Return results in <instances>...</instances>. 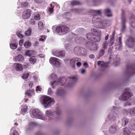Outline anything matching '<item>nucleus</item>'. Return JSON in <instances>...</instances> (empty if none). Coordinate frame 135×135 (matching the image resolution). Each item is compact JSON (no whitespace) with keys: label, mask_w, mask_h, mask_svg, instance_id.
<instances>
[{"label":"nucleus","mask_w":135,"mask_h":135,"mask_svg":"<svg viewBox=\"0 0 135 135\" xmlns=\"http://www.w3.org/2000/svg\"><path fill=\"white\" fill-rule=\"evenodd\" d=\"M94 14L93 17L92 22L93 24L95 23V25L98 28H100L103 26L106 23V21L104 20H101L99 18H98L97 17L98 15H100L101 13L100 10L92 11Z\"/></svg>","instance_id":"nucleus-1"},{"label":"nucleus","mask_w":135,"mask_h":135,"mask_svg":"<svg viewBox=\"0 0 135 135\" xmlns=\"http://www.w3.org/2000/svg\"><path fill=\"white\" fill-rule=\"evenodd\" d=\"M50 76L51 77V79L55 81H53L51 83V86L53 88H54L57 85L59 84H60L61 85H64L66 82V81L68 80H66L64 77L62 78H60L58 79V84H57L56 83L55 80L57 79V76L54 74H51Z\"/></svg>","instance_id":"nucleus-2"},{"label":"nucleus","mask_w":135,"mask_h":135,"mask_svg":"<svg viewBox=\"0 0 135 135\" xmlns=\"http://www.w3.org/2000/svg\"><path fill=\"white\" fill-rule=\"evenodd\" d=\"M69 29V28L66 26H58L56 28V32L59 35H63L68 32Z\"/></svg>","instance_id":"nucleus-3"},{"label":"nucleus","mask_w":135,"mask_h":135,"mask_svg":"<svg viewBox=\"0 0 135 135\" xmlns=\"http://www.w3.org/2000/svg\"><path fill=\"white\" fill-rule=\"evenodd\" d=\"M54 103V99L49 96H47L44 97L43 104L45 108H48L51 106Z\"/></svg>","instance_id":"nucleus-4"},{"label":"nucleus","mask_w":135,"mask_h":135,"mask_svg":"<svg viewBox=\"0 0 135 135\" xmlns=\"http://www.w3.org/2000/svg\"><path fill=\"white\" fill-rule=\"evenodd\" d=\"M126 73L129 76L135 74V65L134 64H129L127 66Z\"/></svg>","instance_id":"nucleus-5"},{"label":"nucleus","mask_w":135,"mask_h":135,"mask_svg":"<svg viewBox=\"0 0 135 135\" xmlns=\"http://www.w3.org/2000/svg\"><path fill=\"white\" fill-rule=\"evenodd\" d=\"M32 115L33 116L37 118L40 119L45 120L46 119L43 117L42 113L38 109H34L32 111Z\"/></svg>","instance_id":"nucleus-6"},{"label":"nucleus","mask_w":135,"mask_h":135,"mask_svg":"<svg viewBox=\"0 0 135 135\" xmlns=\"http://www.w3.org/2000/svg\"><path fill=\"white\" fill-rule=\"evenodd\" d=\"M85 46L90 49V51H96L98 48V45L95 43L89 42L85 45Z\"/></svg>","instance_id":"nucleus-7"},{"label":"nucleus","mask_w":135,"mask_h":135,"mask_svg":"<svg viewBox=\"0 0 135 135\" xmlns=\"http://www.w3.org/2000/svg\"><path fill=\"white\" fill-rule=\"evenodd\" d=\"M135 43V38L129 36L126 42V44L129 47L132 48L134 46Z\"/></svg>","instance_id":"nucleus-8"},{"label":"nucleus","mask_w":135,"mask_h":135,"mask_svg":"<svg viewBox=\"0 0 135 135\" xmlns=\"http://www.w3.org/2000/svg\"><path fill=\"white\" fill-rule=\"evenodd\" d=\"M50 62L51 63L54 65L56 67L60 65L59 59L56 57H51L50 59Z\"/></svg>","instance_id":"nucleus-9"},{"label":"nucleus","mask_w":135,"mask_h":135,"mask_svg":"<svg viewBox=\"0 0 135 135\" xmlns=\"http://www.w3.org/2000/svg\"><path fill=\"white\" fill-rule=\"evenodd\" d=\"M31 10L28 9L25 11L23 13V18L24 19H28L31 15Z\"/></svg>","instance_id":"nucleus-10"},{"label":"nucleus","mask_w":135,"mask_h":135,"mask_svg":"<svg viewBox=\"0 0 135 135\" xmlns=\"http://www.w3.org/2000/svg\"><path fill=\"white\" fill-rule=\"evenodd\" d=\"M132 96V93H130L128 91H126L122 95V98L123 100L125 101L130 98Z\"/></svg>","instance_id":"nucleus-11"},{"label":"nucleus","mask_w":135,"mask_h":135,"mask_svg":"<svg viewBox=\"0 0 135 135\" xmlns=\"http://www.w3.org/2000/svg\"><path fill=\"white\" fill-rule=\"evenodd\" d=\"M84 49V48L77 47L74 48V51L76 54L78 55H80L81 54H83V52L82 51H83Z\"/></svg>","instance_id":"nucleus-12"},{"label":"nucleus","mask_w":135,"mask_h":135,"mask_svg":"<svg viewBox=\"0 0 135 135\" xmlns=\"http://www.w3.org/2000/svg\"><path fill=\"white\" fill-rule=\"evenodd\" d=\"M100 34L99 32H96L94 33L93 41L95 42L99 41L100 40Z\"/></svg>","instance_id":"nucleus-13"},{"label":"nucleus","mask_w":135,"mask_h":135,"mask_svg":"<svg viewBox=\"0 0 135 135\" xmlns=\"http://www.w3.org/2000/svg\"><path fill=\"white\" fill-rule=\"evenodd\" d=\"M80 59L79 58H74L70 60V64L72 68L74 69L75 68V63L78 61H80Z\"/></svg>","instance_id":"nucleus-14"},{"label":"nucleus","mask_w":135,"mask_h":135,"mask_svg":"<svg viewBox=\"0 0 135 135\" xmlns=\"http://www.w3.org/2000/svg\"><path fill=\"white\" fill-rule=\"evenodd\" d=\"M124 11L123 10H122V29L123 30H124L126 28V26L125 25L126 22V19L124 16Z\"/></svg>","instance_id":"nucleus-15"},{"label":"nucleus","mask_w":135,"mask_h":135,"mask_svg":"<svg viewBox=\"0 0 135 135\" xmlns=\"http://www.w3.org/2000/svg\"><path fill=\"white\" fill-rule=\"evenodd\" d=\"M69 81V83L70 85H71L74 84L77 80V77L75 76H74L72 77H70L68 79Z\"/></svg>","instance_id":"nucleus-16"},{"label":"nucleus","mask_w":135,"mask_h":135,"mask_svg":"<svg viewBox=\"0 0 135 135\" xmlns=\"http://www.w3.org/2000/svg\"><path fill=\"white\" fill-rule=\"evenodd\" d=\"M129 128L131 129L135 130V120L134 119H132L129 125Z\"/></svg>","instance_id":"nucleus-17"},{"label":"nucleus","mask_w":135,"mask_h":135,"mask_svg":"<svg viewBox=\"0 0 135 135\" xmlns=\"http://www.w3.org/2000/svg\"><path fill=\"white\" fill-rule=\"evenodd\" d=\"M109 62H104L102 61H97V64L98 66H100L101 67H107L108 66V64Z\"/></svg>","instance_id":"nucleus-18"},{"label":"nucleus","mask_w":135,"mask_h":135,"mask_svg":"<svg viewBox=\"0 0 135 135\" xmlns=\"http://www.w3.org/2000/svg\"><path fill=\"white\" fill-rule=\"evenodd\" d=\"M122 126H125L129 122L128 119L126 117H124L122 119Z\"/></svg>","instance_id":"nucleus-19"},{"label":"nucleus","mask_w":135,"mask_h":135,"mask_svg":"<svg viewBox=\"0 0 135 135\" xmlns=\"http://www.w3.org/2000/svg\"><path fill=\"white\" fill-rule=\"evenodd\" d=\"M15 69L16 70L18 71H21L23 70V68L22 65L20 64H16L15 66Z\"/></svg>","instance_id":"nucleus-20"},{"label":"nucleus","mask_w":135,"mask_h":135,"mask_svg":"<svg viewBox=\"0 0 135 135\" xmlns=\"http://www.w3.org/2000/svg\"><path fill=\"white\" fill-rule=\"evenodd\" d=\"M117 117V113H114L112 114H110L108 115V117L111 120H114Z\"/></svg>","instance_id":"nucleus-21"},{"label":"nucleus","mask_w":135,"mask_h":135,"mask_svg":"<svg viewBox=\"0 0 135 135\" xmlns=\"http://www.w3.org/2000/svg\"><path fill=\"white\" fill-rule=\"evenodd\" d=\"M24 57L21 55H19L16 56L15 58V60L16 61L19 62H22L23 60Z\"/></svg>","instance_id":"nucleus-22"},{"label":"nucleus","mask_w":135,"mask_h":135,"mask_svg":"<svg viewBox=\"0 0 135 135\" xmlns=\"http://www.w3.org/2000/svg\"><path fill=\"white\" fill-rule=\"evenodd\" d=\"M87 39L89 40L93 41V37L94 36V34L92 33H88L86 35Z\"/></svg>","instance_id":"nucleus-23"},{"label":"nucleus","mask_w":135,"mask_h":135,"mask_svg":"<svg viewBox=\"0 0 135 135\" xmlns=\"http://www.w3.org/2000/svg\"><path fill=\"white\" fill-rule=\"evenodd\" d=\"M105 14L108 17H111L112 15L110 9L108 8L105 9L104 10Z\"/></svg>","instance_id":"nucleus-24"},{"label":"nucleus","mask_w":135,"mask_h":135,"mask_svg":"<svg viewBox=\"0 0 135 135\" xmlns=\"http://www.w3.org/2000/svg\"><path fill=\"white\" fill-rule=\"evenodd\" d=\"M116 127L115 125L112 126L109 128V131L112 133H115L116 131Z\"/></svg>","instance_id":"nucleus-25"},{"label":"nucleus","mask_w":135,"mask_h":135,"mask_svg":"<svg viewBox=\"0 0 135 135\" xmlns=\"http://www.w3.org/2000/svg\"><path fill=\"white\" fill-rule=\"evenodd\" d=\"M65 53L64 51H60L56 52V56L59 57L60 56H65Z\"/></svg>","instance_id":"nucleus-26"},{"label":"nucleus","mask_w":135,"mask_h":135,"mask_svg":"<svg viewBox=\"0 0 135 135\" xmlns=\"http://www.w3.org/2000/svg\"><path fill=\"white\" fill-rule=\"evenodd\" d=\"M131 132L127 127L124 128L123 131V134L124 135H129L131 134Z\"/></svg>","instance_id":"nucleus-27"},{"label":"nucleus","mask_w":135,"mask_h":135,"mask_svg":"<svg viewBox=\"0 0 135 135\" xmlns=\"http://www.w3.org/2000/svg\"><path fill=\"white\" fill-rule=\"evenodd\" d=\"M37 59L34 56H33L31 57L29 59L30 62L32 64H34L36 62Z\"/></svg>","instance_id":"nucleus-28"},{"label":"nucleus","mask_w":135,"mask_h":135,"mask_svg":"<svg viewBox=\"0 0 135 135\" xmlns=\"http://www.w3.org/2000/svg\"><path fill=\"white\" fill-rule=\"evenodd\" d=\"M105 49H102L100 50L99 53V56L98 58H99L100 57L102 56L104 54L105 52Z\"/></svg>","instance_id":"nucleus-29"},{"label":"nucleus","mask_w":135,"mask_h":135,"mask_svg":"<svg viewBox=\"0 0 135 135\" xmlns=\"http://www.w3.org/2000/svg\"><path fill=\"white\" fill-rule=\"evenodd\" d=\"M64 90L62 89H59L56 91V94L57 95H61L64 93Z\"/></svg>","instance_id":"nucleus-30"},{"label":"nucleus","mask_w":135,"mask_h":135,"mask_svg":"<svg viewBox=\"0 0 135 135\" xmlns=\"http://www.w3.org/2000/svg\"><path fill=\"white\" fill-rule=\"evenodd\" d=\"M32 30L31 28H29L25 32L26 36H28L31 35V34Z\"/></svg>","instance_id":"nucleus-31"},{"label":"nucleus","mask_w":135,"mask_h":135,"mask_svg":"<svg viewBox=\"0 0 135 135\" xmlns=\"http://www.w3.org/2000/svg\"><path fill=\"white\" fill-rule=\"evenodd\" d=\"M129 114L131 115H135V107L129 110Z\"/></svg>","instance_id":"nucleus-32"},{"label":"nucleus","mask_w":135,"mask_h":135,"mask_svg":"<svg viewBox=\"0 0 135 135\" xmlns=\"http://www.w3.org/2000/svg\"><path fill=\"white\" fill-rule=\"evenodd\" d=\"M38 28L40 30H41L44 28V25L43 22L41 21H39L38 23Z\"/></svg>","instance_id":"nucleus-33"},{"label":"nucleus","mask_w":135,"mask_h":135,"mask_svg":"<svg viewBox=\"0 0 135 135\" xmlns=\"http://www.w3.org/2000/svg\"><path fill=\"white\" fill-rule=\"evenodd\" d=\"M21 5L22 7L27 8L28 6V4L27 2H23L21 3Z\"/></svg>","instance_id":"nucleus-34"},{"label":"nucleus","mask_w":135,"mask_h":135,"mask_svg":"<svg viewBox=\"0 0 135 135\" xmlns=\"http://www.w3.org/2000/svg\"><path fill=\"white\" fill-rule=\"evenodd\" d=\"M80 3L79 2L76 1H73L71 3V4L72 6L80 5Z\"/></svg>","instance_id":"nucleus-35"},{"label":"nucleus","mask_w":135,"mask_h":135,"mask_svg":"<svg viewBox=\"0 0 135 135\" xmlns=\"http://www.w3.org/2000/svg\"><path fill=\"white\" fill-rule=\"evenodd\" d=\"M118 43L119 46V49H120L122 46V37L121 36L118 38Z\"/></svg>","instance_id":"nucleus-36"},{"label":"nucleus","mask_w":135,"mask_h":135,"mask_svg":"<svg viewBox=\"0 0 135 135\" xmlns=\"http://www.w3.org/2000/svg\"><path fill=\"white\" fill-rule=\"evenodd\" d=\"M10 46L11 49H15L17 47V45L16 44H10Z\"/></svg>","instance_id":"nucleus-37"},{"label":"nucleus","mask_w":135,"mask_h":135,"mask_svg":"<svg viewBox=\"0 0 135 135\" xmlns=\"http://www.w3.org/2000/svg\"><path fill=\"white\" fill-rule=\"evenodd\" d=\"M46 115L48 116V117L50 118V117L52 116V113L51 112L50 110H47L46 111Z\"/></svg>","instance_id":"nucleus-38"},{"label":"nucleus","mask_w":135,"mask_h":135,"mask_svg":"<svg viewBox=\"0 0 135 135\" xmlns=\"http://www.w3.org/2000/svg\"><path fill=\"white\" fill-rule=\"evenodd\" d=\"M27 107L26 105L23 106L21 108V111L22 112L25 113L27 112Z\"/></svg>","instance_id":"nucleus-39"},{"label":"nucleus","mask_w":135,"mask_h":135,"mask_svg":"<svg viewBox=\"0 0 135 135\" xmlns=\"http://www.w3.org/2000/svg\"><path fill=\"white\" fill-rule=\"evenodd\" d=\"M108 43L106 41H104L102 44V48L104 49H106L108 45Z\"/></svg>","instance_id":"nucleus-40"},{"label":"nucleus","mask_w":135,"mask_h":135,"mask_svg":"<svg viewBox=\"0 0 135 135\" xmlns=\"http://www.w3.org/2000/svg\"><path fill=\"white\" fill-rule=\"evenodd\" d=\"M24 45L25 48H28L31 45V44L30 42H26L24 43Z\"/></svg>","instance_id":"nucleus-41"},{"label":"nucleus","mask_w":135,"mask_h":135,"mask_svg":"<svg viewBox=\"0 0 135 135\" xmlns=\"http://www.w3.org/2000/svg\"><path fill=\"white\" fill-rule=\"evenodd\" d=\"M34 19L38 20H40V15L38 14H35L34 16Z\"/></svg>","instance_id":"nucleus-42"},{"label":"nucleus","mask_w":135,"mask_h":135,"mask_svg":"<svg viewBox=\"0 0 135 135\" xmlns=\"http://www.w3.org/2000/svg\"><path fill=\"white\" fill-rule=\"evenodd\" d=\"M29 76V74L28 73H26L23 74L22 76V77L24 79H27Z\"/></svg>","instance_id":"nucleus-43"},{"label":"nucleus","mask_w":135,"mask_h":135,"mask_svg":"<svg viewBox=\"0 0 135 135\" xmlns=\"http://www.w3.org/2000/svg\"><path fill=\"white\" fill-rule=\"evenodd\" d=\"M29 23L31 25H33L35 24V21L34 19H31L29 21Z\"/></svg>","instance_id":"nucleus-44"},{"label":"nucleus","mask_w":135,"mask_h":135,"mask_svg":"<svg viewBox=\"0 0 135 135\" xmlns=\"http://www.w3.org/2000/svg\"><path fill=\"white\" fill-rule=\"evenodd\" d=\"M31 91L30 90H27L26 91L25 93V94L29 97H31L32 95L31 93Z\"/></svg>","instance_id":"nucleus-45"},{"label":"nucleus","mask_w":135,"mask_h":135,"mask_svg":"<svg viewBox=\"0 0 135 135\" xmlns=\"http://www.w3.org/2000/svg\"><path fill=\"white\" fill-rule=\"evenodd\" d=\"M41 38L39 39L40 41H41L43 42L45 40L46 37L45 36H41Z\"/></svg>","instance_id":"nucleus-46"},{"label":"nucleus","mask_w":135,"mask_h":135,"mask_svg":"<svg viewBox=\"0 0 135 135\" xmlns=\"http://www.w3.org/2000/svg\"><path fill=\"white\" fill-rule=\"evenodd\" d=\"M37 3H41L44 2V0H34Z\"/></svg>","instance_id":"nucleus-47"},{"label":"nucleus","mask_w":135,"mask_h":135,"mask_svg":"<svg viewBox=\"0 0 135 135\" xmlns=\"http://www.w3.org/2000/svg\"><path fill=\"white\" fill-rule=\"evenodd\" d=\"M54 6L52 7H49L48 8V11H49L51 13H52L53 12Z\"/></svg>","instance_id":"nucleus-48"},{"label":"nucleus","mask_w":135,"mask_h":135,"mask_svg":"<svg viewBox=\"0 0 135 135\" xmlns=\"http://www.w3.org/2000/svg\"><path fill=\"white\" fill-rule=\"evenodd\" d=\"M42 88L40 86H38L36 87V91H41Z\"/></svg>","instance_id":"nucleus-49"},{"label":"nucleus","mask_w":135,"mask_h":135,"mask_svg":"<svg viewBox=\"0 0 135 135\" xmlns=\"http://www.w3.org/2000/svg\"><path fill=\"white\" fill-rule=\"evenodd\" d=\"M23 43V40H20L19 42V45L21 46L22 45Z\"/></svg>","instance_id":"nucleus-50"},{"label":"nucleus","mask_w":135,"mask_h":135,"mask_svg":"<svg viewBox=\"0 0 135 135\" xmlns=\"http://www.w3.org/2000/svg\"><path fill=\"white\" fill-rule=\"evenodd\" d=\"M25 54L27 56H30V52L29 50H27Z\"/></svg>","instance_id":"nucleus-51"},{"label":"nucleus","mask_w":135,"mask_h":135,"mask_svg":"<svg viewBox=\"0 0 135 135\" xmlns=\"http://www.w3.org/2000/svg\"><path fill=\"white\" fill-rule=\"evenodd\" d=\"M114 40H110V41L109 43V44L110 45V46H112L114 44Z\"/></svg>","instance_id":"nucleus-52"},{"label":"nucleus","mask_w":135,"mask_h":135,"mask_svg":"<svg viewBox=\"0 0 135 135\" xmlns=\"http://www.w3.org/2000/svg\"><path fill=\"white\" fill-rule=\"evenodd\" d=\"M80 38H82L80 37H77L75 38V41H76V42L77 43H80V41H77V40H79V39L80 40Z\"/></svg>","instance_id":"nucleus-53"},{"label":"nucleus","mask_w":135,"mask_h":135,"mask_svg":"<svg viewBox=\"0 0 135 135\" xmlns=\"http://www.w3.org/2000/svg\"><path fill=\"white\" fill-rule=\"evenodd\" d=\"M17 36L20 38H22L23 37V36L21 34H18L17 35Z\"/></svg>","instance_id":"nucleus-54"},{"label":"nucleus","mask_w":135,"mask_h":135,"mask_svg":"<svg viewBox=\"0 0 135 135\" xmlns=\"http://www.w3.org/2000/svg\"><path fill=\"white\" fill-rule=\"evenodd\" d=\"M48 94H49L51 95L52 93V91L51 90V89L49 88L48 91Z\"/></svg>","instance_id":"nucleus-55"},{"label":"nucleus","mask_w":135,"mask_h":135,"mask_svg":"<svg viewBox=\"0 0 135 135\" xmlns=\"http://www.w3.org/2000/svg\"><path fill=\"white\" fill-rule=\"evenodd\" d=\"M115 65V66H116L119 65L120 64L119 61H115L114 62Z\"/></svg>","instance_id":"nucleus-56"},{"label":"nucleus","mask_w":135,"mask_h":135,"mask_svg":"<svg viewBox=\"0 0 135 135\" xmlns=\"http://www.w3.org/2000/svg\"><path fill=\"white\" fill-rule=\"evenodd\" d=\"M95 56L93 54H91L89 56V57L91 59H94L95 57Z\"/></svg>","instance_id":"nucleus-57"},{"label":"nucleus","mask_w":135,"mask_h":135,"mask_svg":"<svg viewBox=\"0 0 135 135\" xmlns=\"http://www.w3.org/2000/svg\"><path fill=\"white\" fill-rule=\"evenodd\" d=\"M13 135H18V133L16 130H14L13 131Z\"/></svg>","instance_id":"nucleus-58"},{"label":"nucleus","mask_w":135,"mask_h":135,"mask_svg":"<svg viewBox=\"0 0 135 135\" xmlns=\"http://www.w3.org/2000/svg\"><path fill=\"white\" fill-rule=\"evenodd\" d=\"M30 52V56L33 55V53H34V51L32 50H29Z\"/></svg>","instance_id":"nucleus-59"},{"label":"nucleus","mask_w":135,"mask_h":135,"mask_svg":"<svg viewBox=\"0 0 135 135\" xmlns=\"http://www.w3.org/2000/svg\"><path fill=\"white\" fill-rule=\"evenodd\" d=\"M76 65L78 67H80L81 65V63L79 62H78L76 63Z\"/></svg>","instance_id":"nucleus-60"},{"label":"nucleus","mask_w":135,"mask_h":135,"mask_svg":"<svg viewBox=\"0 0 135 135\" xmlns=\"http://www.w3.org/2000/svg\"><path fill=\"white\" fill-rule=\"evenodd\" d=\"M28 64L27 63H26L23 65V67L25 69H26L28 68Z\"/></svg>","instance_id":"nucleus-61"},{"label":"nucleus","mask_w":135,"mask_h":135,"mask_svg":"<svg viewBox=\"0 0 135 135\" xmlns=\"http://www.w3.org/2000/svg\"><path fill=\"white\" fill-rule=\"evenodd\" d=\"M60 112L59 110L57 109V108H56V113L57 115H59L60 114Z\"/></svg>","instance_id":"nucleus-62"},{"label":"nucleus","mask_w":135,"mask_h":135,"mask_svg":"<svg viewBox=\"0 0 135 135\" xmlns=\"http://www.w3.org/2000/svg\"><path fill=\"white\" fill-rule=\"evenodd\" d=\"M85 72V69H81V73L82 74H84Z\"/></svg>","instance_id":"nucleus-63"},{"label":"nucleus","mask_w":135,"mask_h":135,"mask_svg":"<svg viewBox=\"0 0 135 135\" xmlns=\"http://www.w3.org/2000/svg\"><path fill=\"white\" fill-rule=\"evenodd\" d=\"M33 85V83L32 82H30L29 84V86L30 88H32Z\"/></svg>","instance_id":"nucleus-64"}]
</instances>
